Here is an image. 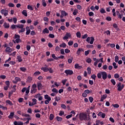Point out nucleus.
Returning <instances> with one entry per match:
<instances>
[{
  "label": "nucleus",
  "instance_id": "nucleus-23",
  "mask_svg": "<svg viewBox=\"0 0 125 125\" xmlns=\"http://www.w3.org/2000/svg\"><path fill=\"white\" fill-rule=\"evenodd\" d=\"M6 103L9 105H10V106H12V105H13V104H12V102H11V101H10L9 100H6Z\"/></svg>",
  "mask_w": 125,
  "mask_h": 125
},
{
  "label": "nucleus",
  "instance_id": "nucleus-14",
  "mask_svg": "<svg viewBox=\"0 0 125 125\" xmlns=\"http://www.w3.org/2000/svg\"><path fill=\"white\" fill-rule=\"evenodd\" d=\"M107 96H108V95H107V94H104L103 95L101 98V102H103L104 101V100H105V99H106V98H107Z\"/></svg>",
  "mask_w": 125,
  "mask_h": 125
},
{
  "label": "nucleus",
  "instance_id": "nucleus-50",
  "mask_svg": "<svg viewBox=\"0 0 125 125\" xmlns=\"http://www.w3.org/2000/svg\"><path fill=\"white\" fill-rule=\"evenodd\" d=\"M119 61V56H116L115 57V62H116V63H118Z\"/></svg>",
  "mask_w": 125,
  "mask_h": 125
},
{
  "label": "nucleus",
  "instance_id": "nucleus-13",
  "mask_svg": "<svg viewBox=\"0 0 125 125\" xmlns=\"http://www.w3.org/2000/svg\"><path fill=\"white\" fill-rule=\"evenodd\" d=\"M15 81H13V83H18V82L21 81V79H20V78L19 77H15Z\"/></svg>",
  "mask_w": 125,
  "mask_h": 125
},
{
  "label": "nucleus",
  "instance_id": "nucleus-7",
  "mask_svg": "<svg viewBox=\"0 0 125 125\" xmlns=\"http://www.w3.org/2000/svg\"><path fill=\"white\" fill-rule=\"evenodd\" d=\"M71 35L70 33H66L64 37L63 38V40L65 41V40H68L69 38H71Z\"/></svg>",
  "mask_w": 125,
  "mask_h": 125
},
{
  "label": "nucleus",
  "instance_id": "nucleus-51",
  "mask_svg": "<svg viewBox=\"0 0 125 125\" xmlns=\"http://www.w3.org/2000/svg\"><path fill=\"white\" fill-rule=\"evenodd\" d=\"M57 120L58 122H62V118H61L59 116L57 117Z\"/></svg>",
  "mask_w": 125,
  "mask_h": 125
},
{
  "label": "nucleus",
  "instance_id": "nucleus-27",
  "mask_svg": "<svg viewBox=\"0 0 125 125\" xmlns=\"http://www.w3.org/2000/svg\"><path fill=\"white\" fill-rule=\"evenodd\" d=\"M21 30L19 31V34H20V33H24V32H25L26 31V29H25V28L23 27L22 28H21Z\"/></svg>",
  "mask_w": 125,
  "mask_h": 125
},
{
  "label": "nucleus",
  "instance_id": "nucleus-52",
  "mask_svg": "<svg viewBox=\"0 0 125 125\" xmlns=\"http://www.w3.org/2000/svg\"><path fill=\"white\" fill-rule=\"evenodd\" d=\"M73 58H71L70 59H69L68 60V62L69 63V64H71V63H72V62H73Z\"/></svg>",
  "mask_w": 125,
  "mask_h": 125
},
{
  "label": "nucleus",
  "instance_id": "nucleus-41",
  "mask_svg": "<svg viewBox=\"0 0 125 125\" xmlns=\"http://www.w3.org/2000/svg\"><path fill=\"white\" fill-rule=\"evenodd\" d=\"M52 58H53L54 59H55V60H58V58H57V57H56V56H55V54H53L52 55Z\"/></svg>",
  "mask_w": 125,
  "mask_h": 125
},
{
  "label": "nucleus",
  "instance_id": "nucleus-20",
  "mask_svg": "<svg viewBox=\"0 0 125 125\" xmlns=\"http://www.w3.org/2000/svg\"><path fill=\"white\" fill-rule=\"evenodd\" d=\"M22 14L25 16V17H27L28 16V14L27 13V10H23L22 12Z\"/></svg>",
  "mask_w": 125,
  "mask_h": 125
},
{
  "label": "nucleus",
  "instance_id": "nucleus-47",
  "mask_svg": "<svg viewBox=\"0 0 125 125\" xmlns=\"http://www.w3.org/2000/svg\"><path fill=\"white\" fill-rule=\"evenodd\" d=\"M112 12L113 13V16H116V9L115 8L112 9Z\"/></svg>",
  "mask_w": 125,
  "mask_h": 125
},
{
  "label": "nucleus",
  "instance_id": "nucleus-44",
  "mask_svg": "<svg viewBox=\"0 0 125 125\" xmlns=\"http://www.w3.org/2000/svg\"><path fill=\"white\" fill-rule=\"evenodd\" d=\"M54 84L56 86H57V87H58V86H60V83L59 82H55L54 83Z\"/></svg>",
  "mask_w": 125,
  "mask_h": 125
},
{
  "label": "nucleus",
  "instance_id": "nucleus-59",
  "mask_svg": "<svg viewBox=\"0 0 125 125\" xmlns=\"http://www.w3.org/2000/svg\"><path fill=\"white\" fill-rule=\"evenodd\" d=\"M48 71L49 72V73H51V74H52L54 72L53 69H52V68H48Z\"/></svg>",
  "mask_w": 125,
  "mask_h": 125
},
{
  "label": "nucleus",
  "instance_id": "nucleus-29",
  "mask_svg": "<svg viewBox=\"0 0 125 125\" xmlns=\"http://www.w3.org/2000/svg\"><path fill=\"white\" fill-rule=\"evenodd\" d=\"M39 75H41V72L40 71H36L34 73V76H39Z\"/></svg>",
  "mask_w": 125,
  "mask_h": 125
},
{
  "label": "nucleus",
  "instance_id": "nucleus-31",
  "mask_svg": "<svg viewBox=\"0 0 125 125\" xmlns=\"http://www.w3.org/2000/svg\"><path fill=\"white\" fill-rule=\"evenodd\" d=\"M76 36H77V38H80L81 37H82V34H81L80 32H78L76 33Z\"/></svg>",
  "mask_w": 125,
  "mask_h": 125
},
{
  "label": "nucleus",
  "instance_id": "nucleus-42",
  "mask_svg": "<svg viewBox=\"0 0 125 125\" xmlns=\"http://www.w3.org/2000/svg\"><path fill=\"white\" fill-rule=\"evenodd\" d=\"M48 36L50 38V39H54V38H55V36L52 34H49Z\"/></svg>",
  "mask_w": 125,
  "mask_h": 125
},
{
  "label": "nucleus",
  "instance_id": "nucleus-43",
  "mask_svg": "<svg viewBox=\"0 0 125 125\" xmlns=\"http://www.w3.org/2000/svg\"><path fill=\"white\" fill-rule=\"evenodd\" d=\"M91 78L94 80V81H95V80H96V75H95V74H93L91 75Z\"/></svg>",
  "mask_w": 125,
  "mask_h": 125
},
{
  "label": "nucleus",
  "instance_id": "nucleus-4",
  "mask_svg": "<svg viewBox=\"0 0 125 125\" xmlns=\"http://www.w3.org/2000/svg\"><path fill=\"white\" fill-rule=\"evenodd\" d=\"M37 92V84H33L31 90H30V93L33 94V93H36Z\"/></svg>",
  "mask_w": 125,
  "mask_h": 125
},
{
  "label": "nucleus",
  "instance_id": "nucleus-64",
  "mask_svg": "<svg viewBox=\"0 0 125 125\" xmlns=\"http://www.w3.org/2000/svg\"><path fill=\"white\" fill-rule=\"evenodd\" d=\"M41 96V94H37L34 96L35 98H39Z\"/></svg>",
  "mask_w": 125,
  "mask_h": 125
},
{
  "label": "nucleus",
  "instance_id": "nucleus-55",
  "mask_svg": "<svg viewBox=\"0 0 125 125\" xmlns=\"http://www.w3.org/2000/svg\"><path fill=\"white\" fill-rule=\"evenodd\" d=\"M8 6L9 7H14V4H13V3L10 2L8 4Z\"/></svg>",
  "mask_w": 125,
  "mask_h": 125
},
{
  "label": "nucleus",
  "instance_id": "nucleus-39",
  "mask_svg": "<svg viewBox=\"0 0 125 125\" xmlns=\"http://www.w3.org/2000/svg\"><path fill=\"white\" fill-rule=\"evenodd\" d=\"M52 91L53 92H55V93H58V90L57 89L54 88L52 89Z\"/></svg>",
  "mask_w": 125,
  "mask_h": 125
},
{
  "label": "nucleus",
  "instance_id": "nucleus-24",
  "mask_svg": "<svg viewBox=\"0 0 125 125\" xmlns=\"http://www.w3.org/2000/svg\"><path fill=\"white\" fill-rule=\"evenodd\" d=\"M17 25V28H19V29H22V28H24V24H18Z\"/></svg>",
  "mask_w": 125,
  "mask_h": 125
},
{
  "label": "nucleus",
  "instance_id": "nucleus-35",
  "mask_svg": "<svg viewBox=\"0 0 125 125\" xmlns=\"http://www.w3.org/2000/svg\"><path fill=\"white\" fill-rule=\"evenodd\" d=\"M17 59H18L19 62H22V58H21V56H18Z\"/></svg>",
  "mask_w": 125,
  "mask_h": 125
},
{
  "label": "nucleus",
  "instance_id": "nucleus-34",
  "mask_svg": "<svg viewBox=\"0 0 125 125\" xmlns=\"http://www.w3.org/2000/svg\"><path fill=\"white\" fill-rule=\"evenodd\" d=\"M37 86H38V89L40 90L42 88V85L41 83H38Z\"/></svg>",
  "mask_w": 125,
  "mask_h": 125
},
{
  "label": "nucleus",
  "instance_id": "nucleus-10",
  "mask_svg": "<svg viewBox=\"0 0 125 125\" xmlns=\"http://www.w3.org/2000/svg\"><path fill=\"white\" fill-rule=\"evenodd\" d=\"M74 68L75 69H78V70H81L83 68V66L81 65H80L79 63H76L74 65Z\"/></svg>",
  "mask_w": 125,
  "mask_h": 125
},
{
  "label": "nucleus",
  "instance_id": "nucleus-37",
  "mask_svg": "<svg viewBox=\"0 0 125 125\" xmlns=\"http://www.w3.org/2000/svg\"><path fill=\"white\" fill-rule=\"evenodd\" d=\"M112 65H113L114 69H118V65H117V63L116 62H113L112 63Z\"/></svg>",
  "mask_w": 125,
  "mask_h": 125
},
{
  "label": "nucleus",
  "instance_id": "nucleus-21",
  "mask_svg": "<svg viewBox=\"0 0 125 125\" xmlns=\"http://www.w3.org/2000/svg\"><path fill=\"white\" fill-rule=\"evenodd\" d=\"M99 116H101L102 118H103V119H104V118H105V116L106 115H105V113H104L103 112H100L99 113Z\"/></svg>",
  "mask_w": 125,
  "mask_h": 125
},
{
  "label": "nucleus",
  "instance_id": "nucleus-19",
  "mask_svg": "<svg viewBox=\"0 0 125 125\" xmlns=\"http://www.w3.org/2000/svg\"><path fill=\"white\" fill-rule=\"evenodd\" d=\"M41 70H42V71H43V72H44L45 73H46V72H48V68L46 67H42Z\"/></svg>",
  "mask_w": 125,
  "mask_h": 125
},
{
  "label": "nucleus",
  "instance_id": "nucleus-3",
  "mask_svg": "<svg viewBox=\"0 0 125 125\" xmlns=\"http://www.w3.org/2000/svg\"><path fill=\"white\" fill-rule=\"evenodd\" d=\"M124 87H125V84H122L121 83H119L117 84V90L118 91H122V90L124 89Z\"/></svg>",
  "mask_w": 125,
  "mask_h": 125
},
{
  "label": "nucleus",
  "instance_id": "nucleus-36",
  "mask_svg": "<svg viewBox=\"0 0 125 125\" xmlns=\"http://www.w3.org/2000/svg\"><path fill=\"white\" fill-rule=\"evenodd\" d=\"M87 70L88 75H90L91 74V68L90 67H87Z\"/></svg>",
  "mask_w": 125,
  "mask_h": 125
},
{
  "label": "nucleus",
  "instance_id": "nucleus-54",
  "mask_svg": "<svg viewBox=\"0 0 125 125\" xmlns=\"http://www.w3.org/2000/svg\"><path fill=\"white\" fill-rule=\"evenodd\" d=\"M102 68L104 70H107L108 69V66L107 65L105 64V65L103 66Z\"/></svg>",
  "mask_w": 125,
  "mask_h": 125
},
{
  "label": "nucleus",
  "instance_id": "nucleus-6",
  "mask_svg": "<svg viewBox=\"0 0 125 125\" xmlns=\"http://www.w3.org/2000/svg\"><path fill=\"white\" fill-rule=\"evenodd\" d=\"M1 13L4 16L6 17L8 15V10L3 9L1 10Z\"/></svg>",
  "mask_w": 125,
  "mask_h": 125
},
{
  "label": "nucleus",
  "instance_id": "nucleus-46",
  "mask_svg": "<svg viewBox=\"0 0 125 125\" xmlns=\"http://www.w3.org/2000/svg\"><path fill=\"white\" fill-rule=\"evenodd\" d=\"M5 83L6 84V85L7 86H9V85H10V82H9V81H7L5 82Z\"/></svg>",
  "mask_w": 125,
  "mask_h": 125
},
{
  "label": "nucleus",
  "instance_id": "nucleus-2",
  "mask_svg": "<svg viewBox=\"0 0 125 125\" xmlns=\"http://www.w3.org/2000/svg\"><path fill=\"white\" fill-rule=\"evenodd\" d=\"M107 72L105 71H102L97 74V77L98 79H102V78L103 80H105L106 79H107Z\"/></svg>",
  "mask_w": 125,
  "mask_h": 125
},
{
  "label": "nucleus",
  "instance_id": "nucleus-58",
  "mask_svg": "<svg viewBox=\"0 0 125 125\" xmlns=\"http://www.w3.org/2000/svg\"><path fill=\"white\" fill-rule=\"evenodd\" d=\"M61 107H62V109H66V108H67V106H66V105H65L64 104H61Z\"/></svg>",
  "mask_w": 125,
  "mask_h": 125
},
{
  "label": "nucleus",
  "instance_id": "nucleus-48",
  "mask_svg": "<svg viewBox=\"0 0 125 125\" xmlns=\"http://www.w3.org/2000/svg\"><path fill=\"white\" fill-rule=\"evenodd\" d=\"M115 79H119L120 78V75L118 73H116L114 74Z\"/></svg>",
  "mask_w": 125,
  "mask_h": 125
},
{
  "label": "nucleus",
  "instance_id": "nucleus-32",
  "mask_svg": "<svg viewBox=\"0 0 125 125\" xmlns=\"http://www.w3.org/2000/svg\"><path fill=\"white\" fill-rule=\"evenodd\" d=\"M66 43H65L64 42H63L60 45V47H63V48L66 47Z\"/></svg>",
  "mask_w": 125,
  "mask_h": 125
},
{
  "label": "nucleus",
  "instance_id": "nucleus-60",
  "mask_svg": "<svg viewBox=\"0 0 125 125\" xmlns=\"http://www.w3.org/2000/svg\"><path fill=\"white\" fill-rule=\"evenodd\" d=\"M101 13H106V11L104 8H101L100 10Z\"/></svg>",
  "mask_w": 125,
  "mask_h": 125
},
{
  "label": "nucleus",
  "instance_id": "nucleus-56",
  "mask_svg": "<svg viewBox=\"0 0 125 125\" xmlns=\"http://www.w3.org/2000/svg\"><path fill=\"white\" fill-rule=\"evenodd\" d=\"M89 102H90V103H92V102H93V98L92 97H89Z\"/></svg>",
  "mask_w": 125,
  "mask_h": 125
},
{
  "label": "nucleus",
  "instance_id": "nucleus-26",
  "mask_svg": "<svg viewBox=\"0 0 125 125\" xmlns=\"http://www.w3.org/2000/svg\"><path fill=\"white\" fill-rule=\"evenodd\" d=\"M27 9H29V10H31V11L34 10V7L31 6V5H28L27 6Z\"/></svg>",
  "mask_w": 125,
  "mask_h": 125
},
{
  "label": "nucleus",
  "instance_id": "nucleus-63",
  "mask_svg": "<svg viewBox=\"0 0 125 125\" xmlns=\"http://www.w3.org/2000/svg\"><path fill=\"white\" fill-rule=\"evenodd\" d=\"M100 123V120H96V124H94L93 125H99Z\"/></svg>",
  "mask_w": 125,
  "mask_h": 125
},
{
  "label": "nucleus",
  "instance_id": "nucleus-25",
  "mask_svg": "<svg viewBox=\"0 0 125 125\" xmlns=\"http://www.w3.org/2000/svg\"><path fill=\"white\" fill-rule=\"evenodd\" d=\"M17 28V25L16 24H12L11 26V29L12 30H14V29H16Z\"/></svg>",
  "mask_w": 125,
  "mask_h": 125
},
{
  "label": "nucleus",
  "instance_id": "nucleus-17",
  "mask_svg": "<svg viewBox=\"0 0 125 125\" xmlns=\"http://www.w3.org/2000/svg\"><path fill=\"white\" fill-rule=\"evenodd\" d=\"M44 99L46 100H48V101H51V98L48 96V95H44Z\"/></svg>",
  "mask_w": 125,
  "mask_h": 125
},
{
  "label": "nucleus",
  "instance_id": "nucleus-38",
  "mask_svg": "<svg viewBox=\"0 0 125 125\" xmlns=\"http://www.w3.org/2000/svg\"><path fill=\"white\" fill-rule=\"evenodd\" d=\"M20 70L22 72H26L27 69L25 67H21L20 68Z\"/></svg>",
  "mask_w": 125,
  "mask_h": 125
},
{
  "label": "nucleus",
  "instance_id": "nucleus-40",
  "mask_svg": "<svg viewBox=\"0 0 125 125\" xmlns=\"http://www.w3.org/2000/svg\"><path fill=\"white\" fill-rule=\"evenodd\" d=\"M15 42H17V43H19V42H22V40H21L20 38H19L16 39Z\"/></svg>",
  "mask_w": 125,
  "mask_h": 125
},
{
  "label": "nucleus",
  "instance_id": "nucleus-45",
  "mask_svg": "<svg viewBox=\"0 0 125 125\" xmlns=\"http://www.w3.org/2000/svg\"><path fill=\"white\" fill-rule=\"evenodd\" d=\"M79 12L78 11L77 9H75L73 12V14L74 16L77 15V14Z\"/></svg>",
  "mask_w": 125,
  "mask_h": 125
},
{
  "label": "nucleus",
  "instance_id": "nucleus-22",
  "mask_svg": "<svg viewBox=\"0 0 125 125\" xmlns=\"http://www.w3.org/2000/svg\"><path fill=\"white\" fill-rule=\"evenodd\" d=\"M61 14H62V15H63L64 16H67L68 15V14H67V13L66 12V11H64V10H62L61 11Z\"/></svg>",
  "mask_w": 125,
  "mask_h": 125
},
{
  "label": "nucleus",
  "instance_id": "nucleus-15",
  "mask_svg": "<svg viewBox=\"0 0 125 125\" xmlns=\"http://www.w3.org/2000/svg\"><path fill=\"white\" fill-rule=\"evenodd\" d=\"M14 112H10V115L8 116L9 119H13L14 117Z\"/></svg>",
  "mask_w": 125,
  "mask_h": 125
},
{
  "label": "nucleus",
  "instance_id": "nucleus-11",
  "mask_svg": "<svg viewBox=\"0 0 125 125\" xmlns=\"http://www.w3.org/2000/svg\"><path fill=\"white\" fill-rule=\"evenodd\" d=\"M26 29V35L28 36V35H30V33H31V30L30 29V27L29 26H26L25 28Z\"/></svg>",
  "mask_w": 125,
  "mask_h": 125
},
{
  "label": "nucleus",
  "instance_id": "nucleus-61",
  "mask_svg": "<svg viewBox=\"0 0 125 125\" xmlns=\"http://www.w3.org/2000/svg\"><path fill=\"white\" fill-rule=\"evenodd\" d=\"M68 45L69 46H71L72 44H73L74 43V42H73V41H70L68 42Z\"/></svg>",
  "mask_w": 125,
  "mask_h": 125
},
{
  "label": "nucleus",
  "instance_id": "nucleus-57",
  "mask_svg": "<svg viewBox=\"0 0 125 125\" xmlns=\"http://www.w3.org/2000/svg\"><path fill=\"white\" fill-rule=\"evenodd\" d=\"M84 92H85L87 94H89V93H91V91L89 89L85 90Z\"/></svg>",
  "mask_w": 125,
  "mask_h": 125
},
{
  "label": "nucleus",
  "instance_id": "nucleus-62",
  "mask_svg": "<svg viewBox=\"0 0 125 125\" xmlns=\"http://www.w3.org/2000/svg\"><path fill=\"white\" fill-rule=\"evenodd\" d=\"M89 16H94V13L93 12H89L88 13Z\"/></svg>",
  "mask_w": 125,
  "mask_h": 125
},
{
  "label": "nucleus",
  "instance_id": "nucleus-5",
  "mask_svg": "<svg viewBox=\"0 0 125 125\" xmlns=\"http://www.w3.org/2000/svg\"><path fill=\"white\" fill-rule=\"evenodd\" d=\"M86 42L90 44H93V42H94V38H93V37H88L86 40Z\"/></svg>",
  "mask_w": 125,
  "mask_h": 125
},
{
  "label": "nucleus",
  "instance_id": "nucleus-9",
  "mask_svg": "<svg viewBox=\"0 0 125 125\" xmlns=\"http://www.w3.org/2000/svg\"><path fill=\"white\" fill-rule=\"evenodd\" d=\"M64 73H65L66 75H73V74H74V72L71 70H65Z\"/></svg>",
  "mask_w": 125,
  "mask_h": 125
},
{
  "label": "nucleus",
  "instance_id": "nucleus-18",
  "mask_svg": "<svg viewBox=\"0 0 125 125\" xmlns=\"http://www.w3.org/2000/svg\"><path fill=\"white\" fill-rule=\"evenodd\" d=\"M3 26L4 28H5V29H8V28H9V23L5 22V23H4Z\"/></svg>",
  "mask_w": 125,
  "mask_h": 125
},
{
  "label": "nucleus",
  "instance_id": "nucleus-12",
  "mask_svg": "<svg viewBox=\"0 0 125 125\" xmlns=\"http://www.w3.org/2000/svg\"><path fill=\"white\" fill-rule=\"evenodd\" d=\"M14 50V49H12L10 47H7L5 49V51L6 52H12Z\"/></svg>",
  "mask_w": 125,
  "mask_h": 125
},
{
  "label": "nucleus",
  "instance_id": "nucleus-28",
  "mask_svg": "<svg viewBox=\"0 0 125 125\" xmlns=\"http://www.w3.org/2000/svg\"><path fill=\"white\" fill-rule=\"evenodd\" d=\"M33 81V78L31 77H28L27 80L28 83H31Z\"/></svg>",
  "mask_w": 125,
  "mask_h": 125
},
{
  "label": "nucleus",
  "instance_id": "nucleus-30",
  "mask_svg": "<svg viewBox=\"0 0 125 125\" xmlns=\"http://www.w3.org/2000/svg\"><path fill=\"white\" fill-rule=\"evenodd\" d=\"M37 100L36 99H32V103L33 105H36L37 104Z\"/></svg>",
  "mask_w": 125,
  "mask_h": 125
},
{
  "label": "nucleus",
  "instance_id": "nucleus-53",
  "mask_svg": "<svg viewBox=\"0 0 125 125\" xmlns=\"http://www.w3.org/2000/svg\"><path fill=\"white\" fill-rule=\"evenodd\" d=\"M13 22L14 24H16V23H17V18L14 17L13 18Z\"/></svg>",
  "mask_w": 125,
  "mask_h": 125
},
{
  "label": "nucleus",
  "instance_id": "nucleus-16",
  "mask_svg": "<svg viewBox=\"0 0 125 125\" xmlns=\"http://www.w3.org/2000/svg\"><path fill=\"white\" fill-rule=\"evenodd\" d=\"M42 34H49V30L47 28H45L42 31Z\"/></svg>",
  "mask_w": 125,
  "mask_h": 125
},
{
  "label": "nucleus",
  "instance_id": "nucleus-1",
  "mask_svg": "<svg viewBox=\"0 0 125 125\" xmlns=\"http://www.w3.org/2000/svg\"><path fill=\"white\" fill-rule=\"evenodd\" d=\"M80 119L81 121H87L88 122H90V116L86 115V114L82 113L80 115Z\"/></svg>",
  "mask_w": 125,
  "mask_h": 125
},
{
  "label": "nucleus",
  "instance_id": "nucleus-33",
  "mask_svg": "<svg viewBox=\"0 0 125 125\" xmlns=\"http://www.w3.org/2000/svg\"><path fill=\"white\" fill-rule=\"evenodd\" d=\"M50 121H52L54 119V115L53 114H51L49 117Z\"/></svg>",
  "mask_w": 125,
  "mask_h": 125
},
{
  "label": "nucleus",
  "instance_id": "nucleus-49",
  "mask_svg": "<svg viewBox=\"0 0 125 125\" xmlns=\"http://www.w3.org/2000/svg\"><path fill=\"white\" fill-rule=\"evenodd\" d=\"M110 82L113 84V85H116V81L114 79H111Z\"/></svg>",
  "mask_w": 125,
  "mask_h": 125
},
{
  "label": "nucleus",
  "instance_id": "nucleus-8",
  "mask_svg": "<svg viewBox=\"0 0 125 125\" xmlns=\"http://www.w3.org/2000/svg\"><path fill=\"white\" fill-rule=\"evenodd\" d=\"M84 50L83 48H79L77 50L76 54L77 55H80L81 52H84Z\"/></svg>",
  "mask_w": 125,
  "mask_h": 125
}]
</instances>
